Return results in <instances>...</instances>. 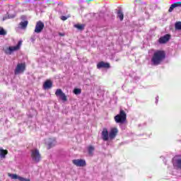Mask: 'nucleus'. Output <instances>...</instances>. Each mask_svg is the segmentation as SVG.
I'll return each mask as SVG.
<instances>
[{"mask_svg": "<svg viewBox=\"0 0 181 181\" xmlns=\"http://www.w3.org/2000/svg\"><path fill=\"white\" fill-rule=\"evenodd\" d=\"M6 35V31L2 28H0V35L1 36H5Z\"/></svg>", "mask_w": 181, "mask_h": 181, "instance_id": "nucleus-26", "label": "nucleus"}, {"mask_svg": "<svg viewBox=\"0 0 181 181\" xmlns=\"http://www.w3.org/2000/svg\"><path fill=\"white\" fill-rule=\"evenodd\" d=\"M59 36H64V34L59 33Z\"/></svg>", "mask_w": 181, "mask_h": 181, "instance_id": "nucleus-29", "label": "nucleus"}, {"mask_svg": "<svg viewBox=\"0 0 181 181\" xmlns=\"http://www.w3.org/2000/svg\"><path fill=\"white\" fill-rule=\"evenodd\" d=\"M45 28V23L42 21L37 22L34 32L35 33H40Z\"/></svg>", "mask_w": 181, "mask_h": 181, "instance_id": "nucleus-11", "label": "nucleus"}, {"mask_svg": "<svg viewBox=\"0 0 181 181\" xmlns=\"http://www.w3.org/2000/svg\"><path fill=\"white\" fill-rule=\"evenodd\" d=\"M31 157L34 162L36 163H38V162H40V159H42V156H40V153L39 152V150L34 149L31 151Z\"/></svg>", "mask_w": 181, "mask_h": 181, "instance_id": "nucleus-3", "label": "nucleus"}, {"mask_svg": "<svg viewBox=\"0 0 181 181\" xmlns=\"http://www.w3.org/2000/svg\"><path fill=\"white\" fill-rule=\"evenodd\" d=\"M165 57H166V54L163 51H156L151 58V63L153 66H158L160 64L163 60H165Z\"/></svg>", "mask_w": 181, "mask_h": 181, "instance_id": "nucleus-1", "label": "nucleus"}, {"mask_svg": "<svg viewBox=\"0 0 181 181\" xmlns=\"http://www.w3.org/2000/svg\"><path fill=\"white\" fill-rule=\"evenodd\" d=\"M21 19L22 20V21L19 23L18 27L20 28V29H26V28H28V23H29L28 20H26V16H22L21 17Z\"/></svg>", "mask_w": 181, "mask_h": 181, "instance_id": "nucleus-8", "label": "nucleus"}, {"mask_svg": "<svg viewBox=\"0 0 181 181\" xmlns=\"http://www.w3.org/2000/svg\"><path fill=\"white\" fill-rule=\"evenodd\" d=\"M8 176L11 177V179H14V180H18L20 181H30V179L21 177L16 174L8 173Z\"/></svg>", "mask_w": 181, "mask_h": 181, "instance_id": "nucleus-12", "label": "nucleus"}, {"mask_svg": "<svg viewBox=\"0 0 181 181\" xmlns=\"http://www.w3.org/2000/svg\"><path fill=\"white\" fill-rule=\"evenodd\" d=\"M89 155H93V152H94V147L92 146H89L88 148Z\"/></svg>", "mask_w": 181, "mask_h": 181, "instance_id": "nucleus-25", "label": "nucleus"}, {"mask_svg": "<svg viewBox=\"0 0 181 181\" xmlns=\"http://www.w3.org/2000/svg\"><path fill=\"white\" fill-rule=\"evenodd\" d=\"M175 30H181V21L176 22L175 24Z\"/></svg>", "mask_w": 181, "mask_h": 181, "instance_id": "nucleus-22", "label": "nucleus"}, {"mask_svg": "<svg viewBox=\"0 0 181 181\" xmlns=\"http://www.w3.org/2000/svg\"><path fill=\"white\" fill-rule=\"evenodd\" d=\"M158 101H159V96H156V104H158Z\"/></svg>", "mask_w": 181, "mask_h": 181, "instance_id": "nucleus-28", "label": "nucleus"}, {"mask_svg": "<svg viewBox=\"0 0 181 181\" xmlns=\"http://www.w3.org/2000/svg\"><path fill=\"white\" fill-rule=\"evenodd\" d=\"M53 86V83L51 81H47L44 83V88L47 90V88H52V86Z\"/></svg>", "mask_w": 181, "mask_h": 181, "instance_id": "nucleus-19", "label": "nucleus"}, {"mask_svg": "<svg viewBox=\"0 0 181 181\" xmlns=\"http://www.w3.org/2000/svg\"><path fill=\"white\" fill-rule=\"evenodd\" d=\"M173 164L174 168L177 169H181V157L177 156L173 158Z\"/></svg>", "mask_w": 181, "mask_h": 181, "instance_id": "nucleus-5", "label": "nucleus"}, {"mask_svg": "<svg viewBox=\"0 0 181 181\" xmlns=\"http://www.w3.org/2000/svg\"><path fill=\"white\" fill-rule=\"evenodd\" d=\"M115 121L117 124H124L127 121V114L124 110H120L119 115L115 117Z\"/></svg>", "mask_w": 181, "mask_h": 181, "instance_id": "nucleus-2", "label": "nucleus"}, {"mask_svg": "<svg viewBox=\"0 0 181 181\" xmlns=\"http://www.w3.org/2000/svg\"><path fill=\"white\" fill-rule=\"evenodd\" d=\"M15 6H10V12H7L8 17H3V21H6L9 18H15Z\"/></svg>", "mask_w": 181, "mask_h": 181, "instance_id": "nucleus-13", "label": "nucleus"}, {"mask_svg": "<svg viewBox=\"0 0 181 181\" xmlns=\"http://www.w3.org/2000/svg\"><path fill=\"white\" fill-rule=\"evenodd\" d=\"M74 93L76 95H78L79 94H81V89H80V88H75V89H74Z\"/></svg>", "mask_w": 181, "mask_h": 181, "instance_id": "nucleus-24", "label": "nucleus"}, {"mask_svg": "<svg viewBox=\"0 0 181 181\" xmlns=\"http://www.w3.org/2000/svg\"><path fill=\"white\" fill-rule=\"evenodd\" d=\"M46 144L48 146V149H50V148H52V146L56 145V140L49 139L47 141H46Z\"/></svg>", "mask_w": 181, "mask_h": 181, "instance_id": "nucleus-17", "label": "nucleus"}, {"mask_svg": "<svg viewBox=\"0 0 181 181\" xmlns=\"http://www.w3.org/2000/svg\"><path fill=\"white\" fill-rule=\"evenodd\" d=\"M110 64L104 62H100L97 64V69H110Z\"/></svg>", "mask_w": 181, "mask_h": 181, "instance_id": "nucleus-16", "label": "nucleus"}, {"mask_svg": "<svg viewBox=\"0 0 181 181\" xmlns=\"http://www.w3.org/2000/svg\"><path fill=\"white\" fill-rule=\"evenodd\" d=\"M61 20L62 21H67V17L62 16H61Z\"/></svg>", "mask_w": 181, "mask_h": 181, "instance_id": "nucleus-27", "label": "nucleus"}, {"mask_svg": "<svg viewBox=\"0 0 181 181\" xmlns=\"http://www.w3.org/2000/svg\"><path fill=\"white\" fill-rule=\"evenodd\" d=\"M177 6H181V4H173L170 6L168 11L169 12H173V10L175 9V8H177Z\"/></svg>", "mask_w": 181, "mask_h": 181, "instance_id": "nucleus-20", "label": "nucleus"}, {"mask_svg": "<svg viewBox=\"0 0 181 181\" xmlns=\"http://www.w3.org/2000/svg\"><path fill=\"white\" fill-rule=\"evenodd\" d=\"M25 64H18L16 69L14 71V74L18 75L23 73L25 71Z\"/></svg>", "mask_w": 181, "mask_h": 181, "instance_id": "nucleus-6", "label": "nucleus"}, {"mask_svg": "<svg viewBox=\"0 0 181 181\" xmlns=\"http://www.w3.org/2000/svg\"><path fill=\"white\" fill-rule=\"evenodd\" d=\"M55 95L57 97H59L64 103L65 101H67V96H66V94L63 93V90L62 89H57L55 92Z\"/></svg>", "mask_w": 181, "mask_h": 181, "instance_id": "nucleus-7", "label": "nucleus"}, {"mask_svg": "<svg viewBox=\"0 0 181 181\" xmlns=\"http://www.w3.org/2000/svg\"><path fill=\"white\" fill-rule=\"evenodd\" d=\"M117 18L119 21H124V13L121 10H118L117 11Z\"/></svg>", "mask_w": 181, "mask_h": 181, "instance_id": "nucleus-21", "label": "nucleus"}, {"mask_svg": "<svg viewBox=\"0 0 181 181\" xmlns=\"http://www.w3.org/2000/svg\"><path fill=\"white\" fill-rule=\"evenodd\" d=\"M6 155H8V151L4 150L2 148H0V158H1V159H5V158H6Z\"/></svg>", "mask_w": 181, "mask_h": 181, "instance_id": "nucleus-18", "label": "nucleus"}, {"mask_svg": "<svg viewBox=\"0 0 181 181\" xmlns=\"http://www.w3.org/2000/svg\"><path fill=\"white\" fill-rule=\"evenodd\" d=\"M102 139H103V141H108V139H110V133H108L107 129H103L102 132Z\"/></svg>", "mask_w": 181, "mask_h": 181, "instance_id": "nucleus-15", "label": "nucleus"}, {"mask_svg": "<svg viewBox=\"0 0 181 181\" xmlns=\"http://www.w3.org/2000/svg\"><path fill=\"white\" fill-rule=\"evenodd\" d=\"M72 163L75 165V166H78L79 168H84L86 166V160L83 159H75L72 160Z\"/></svg>", "mask_w": 181, "mask_h": 181, "instance_id": "nucleus-10", "label": "nucleus"}, {"mask_svg": "<svg viewBox=\"0 0 181 181\" xmlns=\"http://www.w3.org/2000/svg\"><path fill=\"white\" fill-rule=\"evenodd\" d=\"M170 40V35L169 34H167L160 37L158 40V42L159 43L163 44V43H166V42H169Z\"/></svg>", "mask_w": 181, "mask_h": 181, "instance_id": "nucleus-14", "label": "nucleus"}, {"mask_svg": "<svg viewBox=\"0 0 181 181\" xmlns=\"http://www.w3.org/2000/svg\"><path fill=\"white\" fill-rule=\"evenodd\" d=\"M21 46H22V41H19L16 46L9 47L5 50L6 54H12L13 52H16V50H19L21 49Z\"/></svg>", "mask_w": 181, "mask_h": 181, "instance_id": "nucleus-4", "label": "nucleus"}, {"mask_svg": "<svg viewBox=\"0 0 181 181\" xmlns=\"http://www.w3.org/2000/svg\"><path fill=\"white\" fill-rule=\"evenodd\" d=\"M117 135H118V129L117 127L110 129V131L109 132V139H110V141L115 139Z\"/></svg>", "mask_w": 181, "mask_h": 181, "instance_id": "nucleus-9", "label": "nucleus"}, {"mask_svg": "<svg viewBox=\"0 0 181 181\" xmlns=\"http://www.w3.org/2000/svg\"><path fill=\"white\" fill-rule=\"evenodd\" d=\"M74 28H76L78 30H83V29H84V25L76 24Z\"/></svg>", "mask_w": 181, "mask_h": 181, "instance_id": "nucleus-23", "label": "nucleus"}]
</instances>
